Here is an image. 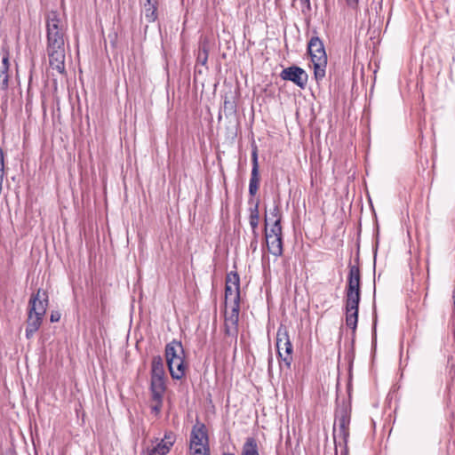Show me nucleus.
<instances>
[{
    "instance_id": "f257e3e1",
    "label": "nucleus",
    "mask_w": 455,
    "mask_h": 455,
    "mask_svg": "<svg viewBox=\"0 0 455 455\" xmlns=\"http://www.w3.org/2000/svg\"><path fill=\"white\" fill-rule=\"evenodd\" d=\"M46 52L49 65L58 74L66 73L65 44L66 28L57 12H49L46 15Z\"/></svg>"
},
{
    "instance_id": "f03ea898",
    "label": "nucleus",
    "mask_w": 455,
    "mask_h": 455,
    "mask_svg": "<svg viewBox=\"0 0 455 455\" xmlns=\"http://www.w3.org/2000/svg\"><path fill=\"white\" fill-rule=\"evenodd\" d=\"M347 283L345 290L346 324L355 331L358 322L359 303L361 299V274L356 265L348 266Z\"/></svg>"
},
{
    "instance_id": "7ed1b4c3",
    "label": "nucleus",
    "mask_w": 455,
    "mask_h": 455,
    "mask_svg": "<svg viewBox=\"0 0 455 455\" xmlns=\"http://www.w3.org/2000/svg\"><path fill=\"white\" fill-rule=\"evenodd\" d=\"M307 51L314 66V75L316 81L325 76L327 55L323 41L318 36H312L307 44Z\"/></svg>"
},
{
    "instance_id": "20e7f679",
    "label": "nucleus",
    "mask_w": 455,
    "mask_h": 455,
    "mask_svg": "<svg viewBox=\"0 0 455 455\" xmlns=\"http://www.w3.org/2000/svg\"><path fill=\"white\" fill-rule=\"evenodd\" d=\"M349 424H350V409L347 406H342L336 411L333 438L335 443L339 442L347 443L349 436Z\"/></svg>"
},
{
    "instance_id": "39448f33",
    "label": "nucleus",
    "mask_w": 455,
    "mask_h": 455,
    "mask_svg": "<svg viewBox=\"0 0 455 455\" xmlns=\"http://www.w3.org/2000/svg\"><path fill=\"white\" fill-rule=\"evenodd\" d=\"M276 350L280 360L287 368L291 367L292 363V344L286 326L281 324L276 331Z\"/></svg>"
},
{
    "instance_id": "423d86ee",
    "label": "nucleus",
    "mask_w": 455,
    "mask_h": 455,
    "mask_svg": "<svg viewBox=\"0 0 455 455\" xmlns=\"http://www.w3.org/2000/svg\"><path fill=\"white\" fill-rule=\"evenodd\" d=\"M265 238L268 252L275 257L282 256L283 252V235L278 220H275L270 228H265Z\"/></svg>"
},
{
    "instance_id": "0eeeda50",
    "label": "nucleus",
    "mask_w": 455,
    "mask_h": 455,
    "mask_svg": "<svg viewBox=\"0 0 455 455\" xmlns=\"http://www.w3.org/2000/svg\"><path fill=\"white\" fill-rule=\"evenodd\" d=\"M226 304L232 303V307H240V277L236 272H230L226 276L225 285Z\"/></svg>"
},
{
    "instance_id": "6e6552de",
    "label": "nucleus",
    "mask_w": 455,
    "mask_h": 455,
    "mask_svg": "<svg viewBox=\"0 0 455 455\" xmlns=\"http://www.w3.org/2000/svg\"><path fill=\"white\" fill-rule=\"evenodd\" d=\"M156 442L154 446L147 449V455H167L176 442V435L167 430L164 437L160 440L156 439Z\"/></svg>"
},
{
    "instance_id": "1a4fd4ad",
    "label": "nucleus",
    "mask_w": 455,
    "mask_h": 455,
    "mask_svg": "<svg viewBox=\"0 0 455 455\" xmlns=\"http://www.w3.org/2000/svg\"><path fill=\"white\" fill-rule=\"evenodd\" d=\"M48 306V294L45 291L38 289L29 299L28 314L44 317Z\"/></svg>"
},
{
    "instance_id": "9d476101",
    "label": "nucleus",
    "mask_w": 455,
    "mask_h": 455,
    "mask_svg": "<svg viewBox=\"0 0 455 455\" xmlns=\"http://www.w3.org/2000/svg\"><path fill=\"white\" fill-rule=\"evenodd\" d=\"M209 446V436L206 426L204 423L196 422L191 430L189 447L190 449Z\"/></svg>"
},
{
    "instance_id": "9b49d317",
    "label": "nucleus",
    "mask_w": 455,
    "mask_h": 455,
    "mask_svg": "<svg viewBox=\"0 0 455 455\" xmlns=\"http://www.w3.org/2000/svg\"><path fill=\"white\" fill-rule=\"evenodd\" d=\"M280 76L283 80H288L293 82L299 88H304L307 83V72L297 66L289 67L284 68Z\"/></svg>"
},
{
    "instance_id": "f8f14e48",
    "label": "nucleus",
    "mask_w": 455,
    "mask_h": 455,
    "mask_svg": "<svg viewBox=\"0 0 455 455\" xmlns=\"http://www.w3.org/2000/svg\"><path fill=\"white\" fill-rule=\"evenodd\" d=\"M240 307L238 306L232 307L229 313H226L224 321V332L228 337L236 340L238 334V320Z\"/></svg>"
},
{
    "instance_id": "ddd939ff",
    "label": "nucleus",
    "mask_w": 455,
    "mask_h": 455,
    "mask_svg": "<svg viewBox=\"0 0 455 455\" xmlns=\"http://www.w3.org/2000/svg\"><path fill=\"white\" fill-rule=\"evenodd\" d=\"M251 173L249 182V194L251 196H254L259 189V162H258V148L254 147L251 152Z\"/></svg>"
},
{
    "instance_id": "4468645a",
    "label": "nucleus",
    "mask_w": 455,
    "mask_h": 455,
    "mask_svg": "<svg viewBox=\"0 0 455 455\" xmlns=\"http://www.w3.org/2000/svg\"><path fill=\"white\" fill-rule=\"evenodd\" d=\"M181 356H185L184 348L182 343L180 341H177L173 339L172 342L168 343L165 347V357L166 363L171 362V360H174L176 358H180Z\"/></svg>"
},
{
    "instance_id": "2eb2a0df",
    "label": "nucleus",
    "mask_w": 455,
    "mask_h": 455,
    "mask_svg": "<svg viewBox=\"0 0 455 455\" xmlns=\"http://www.w3.org/2000/svg\"><path fill=\"white\" fill-rule=\"evenodd\" d=\"M142 12L146 20L152 23L157 20L158 0H141Z\"/></svg>"
},
{
    "instance_id": "dca6fc26",
    "label": "nucleus",
    "mask_w": 455,
    "mask_h": 455,
    "mask_svg": "<svg viewBox=\"0 0 455 455\" xmlns=\"http://www.w3.org/2000/svg\"><path fill=\"white\" fill-rule=\"evenodd\" d=\"M184 357L185 356H181L167 363L168 369L172 379H180L185 375L186 364Z\"/></svg>"
},
{
    "instance_id": "f3484780",
    "label": "nucleus",
    "mask_w": 455,
    "mask_h": 455,
    "mask_svg": "<svg viewBox=\"0 0 455 455\" xmlns=\"http://www.w3.org/2000/svg\"><path fill=\"white\" fill-rule=\"evenodd\" d=\"M43 318L44 317L42 316L28 314L26 327V338L28 339H31L33 335L38 331L42 324Z\"/></svg>"
},
{
    "instance_id": "a211bd4d",
    "label": "nucleus",
    "mask_w": 455,
    "mask_h": 455,
    "mask_svg": "<svg viewBox=\"0 0 455 455\" xmlns=\"http://www.w3.org/2000/svg\"><path fill=\"white\" fill-rule=\"evenodd\" d=\"M165 381L164 378L161 377H151L150 381V391L152 397H164V394L165 392Z\"/></svg>"
},
{
    "instance_id": "6ab92c4d",
    "label": "nucleus",
    "mask_w": 455,
    "mask_h": 455,
    "mask_svg": "<svg viewBox=\"0 0 455 455\" xmlns=\"http://www.w3.org/2000/svg\"><path fill=\"white\" fill-rule=\"evenodd\" d=\"M151 377L164 378V366L160 355L154 356L152 359Z\"/></svg>"
},
{
    "instance_id": "aec40b11",
    "label": "nucleus",
    "mask_w": 455,
    "mask_h": 455,
    "mask_svg": "<svg viewBox=\"0 0 455 455\" xmlns=\"http://www.w3.org/2000/svg\"><path fill=\"white\" fill-rule=\"evenodd\" d=\"M242 455H259L257 442L253 437L246 439L243 446Z\"/></svg>"
},
{
    "instance_id": "412c9836",
    "label": "nucleus",
    "mask_w": 455,
    "mask_h": 455,
    "mask_svg": "<svg viewBox=\"0 0 455 455\" xmlns=\"http://www.w3.org/2000/svg\"><path fill=\"white\" fill-rule=\"evenodd\" d=\"M275 220H278L279 225H281V214H280V209H279L278 205H275L274 208L270 211L269 215L266 216V218H265L266 227L267 228V225L269 222H272V224H274V222Z\"/></svg>"
},
{
    "instance_id": "4be33fe9",
    "label": "nucleus",
    "mask_w": 455,
    "mask_h": 455,
    "mask_svg": "<svg viewBox=\"0 0 455 455\" xmlns=\"http://www.w3.org/2000/svg\"><path fill=\"white\" fill-rule=\"evenodd\" d=\"M259 204H256V205L251 209V214L249 217V222L251 229H258L259 226Z\"/></svg>"
},
{
    "instance_id": "5701e85b",
    "label": "nucleus",
    "mask_w": 455,
    "mask_h": 455,
    "mask_svg": "<svg viewBox=\"0 0 455 455\" xmlns=\"http://www.w3.org/2000/svg\"><path fill=\"white\" fill-rule=\"evenodd\" d=\"M9 76L6 68H0V90L5 91L8 88Z\"/></svg>"
},
{
    "instance_id": "b1692460",
    "label": "nucleus",
    "mask_w": 455,
    "mask_h": 455,
    "mask_svg": "<svg viewBox=\"0 0 455 455\" xmlns=\"http://www.w3.org/2000/svg\"><path fill=\"white\" fill-rule=\"evenodd\" d=\"M152 401L154 404L150 406L151 411L155 413L156 416H158L163 406V397H159V399L157 397H152Z\"/></svg>"
},
{
    "instance_id": "393cba45",
    "label": "nucleus",
    "mask_w": 455,
    "mask_h": 455,
    "mask_svg": "<svg viewBox=\"0 0 455 455\" xmlns=\"http://www.w3.org/2000/svg\"><path fill=\"white\" fill-rule=\"evenodd\" d=\"M208 60V49L205 44L200 46L197 56V61L202 65H205Z\"/></svg>"
},
{
    "instance_id": "a878e982",
    "label": "nucleus",
    "mask_w": 455,
    "mask_h": 455,
    "mask_svg": "<svg viewBox=\"0 0 455 455\" xmlns=\"http://www.w3.org/2000/svg\"><path fill=\"white\" fill-rule=\"evenodd\" d=\"M192 451V455H210V447H198L190 449Z\"/></svg>"
},
{
    "instance_id": "bb28decb",
    "label": "nucleus",
    "mask_w": 455,
    "mask_h": 455,
    "mask_svg": "<svg viewBox=\"0 0 455 455\" xmlns=\"http://www.w3.org/2000/svg\"><path fill=\"white\" fill-rule=\"evenodd\" d=\"M6 68V71H9V56L8 54H4L2 57V63L0 65V68Z\"/></svg>"
},
{
    "instance_id": "cd10ccee",
    "label": "nucleus",
    "mask_w": 455,
    "mask_h": 455,
    "mask_svg": "<svg viewBox=\"0 0 455 455\" xmlns=\"http://www.w3.org/2000/svg\"><path fill=\"white\" fill-rule=\"evenodd\" d=\"M60 319V314L59 312H57V311L52 312L51 317H50V321L52 323L59 322Z\"/></svg>"
},
{
    "instance_id": "c85d7f7f",
    "label": "nucleus",
    "mask_w": 455,
    "mask_h": 455,
    "mask_svg": "<svg viewBox=\"0 0 455 455\" xmlns=\"http://www.w3.org/2000/svg\"><path fill=\"white\" fill-rule=\"evenodd\" d=\"M258 242H259V239H251V241L250 243V249L251 250L252 252H255L257 251Z\"/></svg>"
},
{
    "instance_id": "c756f323",
    "label": "nucleus",
    "mask_w": 455,
    "mask_h": 455,
    "mask_svg": "<svg viewBox=\"0 0 455 455\" xmlns=\"http://www.w3.org/2000/svg\"><path fill=\"white\" fill-rule=\"evenodd\" d=\"M358 1H359V0H347V5H349L350 7L355 8V7H356V6H357Z\"/></svg>"
},
{
    "instance_id": "7c9ffc66",
    "label": "nucleus",
    "mask_w": 455,
    "mask_h": 455,
    "mask_svg": "<svg viewBox=\"0 0 455 455\" xmlns=\"http://www.w3.org/2000/svg\"><path fill=\"white\" fill-rule=\"evenodd\" d=\"M303 6H306L307 10H310V0H300Z\"/></svg>"
},
{
    "instance_id": "2f4dec72",
    "label": "nucleus",
    "mask_w": 455,
    "mask_h": 455,
    "mask_svg": "<svg viewBox=\"0 0 455 455\" xmlns=\"http://www.w3.org/2000/svg\"><path fill=\"white\" fill-rule=\"evenodd\" d=\"M251 233H252V239H259V233L257 231V229H251Z\"/></svg>"
},
{
    "instance_id": "473e14b6",
    "label": "nucleus",
    "mask_w": 455,
    "mask_h": 455,
    "mask_svg": "<svg viewBox=\"0 0 455 455\" xmlns=\"http://www.w3.org/2000/svg\"><path fill=\"white\" fill-rule=\"evenodd\" d=\"M452 299H453L454 313H455V291H453Z\"/></svg>"
},
{
    "instance_id": "72a5a7b5",
    "label": "nucleus",
    "mask_w": 455,
    "mask_h": 455,
    "mask_svg": "<svg viewBox=\"0 0 455 455\" xmlns=\"http://www.w3.org/2000/svg\"><path fill=\"white\" fill-rule=\"evenodd\" d=\"M223 455H235L234 453H224Z\"/></svg>"
}]
</instances>
